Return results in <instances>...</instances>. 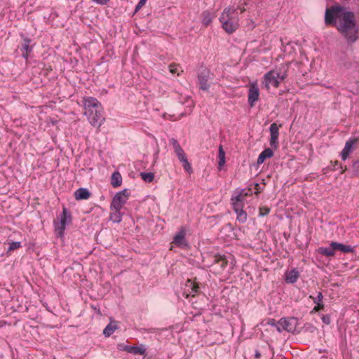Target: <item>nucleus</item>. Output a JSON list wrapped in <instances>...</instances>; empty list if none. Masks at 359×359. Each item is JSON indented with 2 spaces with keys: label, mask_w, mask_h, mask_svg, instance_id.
<instances>
[{
  "label": "nucleus",
  "mask_w": 359,
  "mask_h": 359,
  "mask_svg": "<svg viewBox=\"0 0 359 359\" xmlns=\"http://www.w3.org/2000/svg\"><path fill=\"white\" fill-rule=\"evenodd\" d=\"M339 21L336 25L337 30L350 44L358 39V27L356 25L355 15L353 12L345 11L339 15Z\"/></svg>",
  "instance_id": "1"
},
{
  "label": "nucleus",
  "mask_w": 359,
  "mask_h": 359,
  "mask_svg": "<svg viewBox=\"0 0 359 359\" xmlns=\"http://www.w3.org/2000/svg\"><path fill=\"white\" fill-rule=\"evenodd\" d=\"M84 115L94 127L100 128L104 120L103 109L97 99L89 97L83 99Z\"/></svg>",
  "instance_id": "2"
},
{
  "label": "nucleus",
  "mask_w": 359,
  "mask_h": 359,
  "mask_svg": "<svg viewBox=\"0 0 359 359\" xmlns=\"http://www.w3.org/2000/svg\"><path fill=\"white\" fill-rule=\"evenodd\" d=\"M236 9L226 8L220 18L222 28L229 34L234 32L238 27V18L234 15Z\"/></svg>",
  "instance_id": "3"
},
{
  "label": "nucleus",
  "mask_w": 359,
  "mask_h": 359,
  "mask_svg": "<svg viewBox=\"0 0 359 359\" xmlns=\"http://www.w3.org/2000/svg\"><path fill=\"white\" fill-rule=\"evenodd\" d=\"M71 222V213L66 208H64L62 210V214L61 215L60 222L55 223V231L60 237H62L66 226L70 224Z\"/></svg>",
  "instance_id": "4"
},
{
  "label": "nucleus",
  "mask_w": 359,
  "mask_h": 359,
  "mask_svg": "<svg viewBox=\"0 0 359 359\" xmlns=\"http://www.w3.org/2000/svg\"><path fill=\"white\" fill-rule=\"evenodd\" d=\"M297 325L298 321L296 318H283L279 320L278 332L287 331L293 333L296 331Z\"/></svg>",
  "instance_id": "5"
},
{
  "label": "nucleus",
  "mask_w": 359,
  "mask_h": 359,
  "mask_svg": "<svg viewBox=\"0 0 359 359\" xmlns=\"http://www.w3.org/2000/svg\"><path fill=\"white\" fill-rule=\"evenodd\" d=\"M129 197L127 189H123L116 194L111 203L110 208L114 210H121L123 205L126 203Z\"/></svg>",
  "instance_id": "6"
},
{
  "label": "nucleus",
  "mask_w": 359,
  "mask_h": 359,
  "mask_svg": "<svg viewBox=\"0 0 359 359\" xmlns=\"http://www.w3.org/2000/svg\"><path fill=\"white\" fill-rule=\"evenodd\" d=\"M342 12H345V11L341 7H332L331 8H327L325 15V24L336 25L339 21L338 16L341 15Z\"/></svg>",
  "instance_id": "7"
},
{
  "label": "nucleus",
  "mask_w": 359,
  "mask_h": 359,
  "mask_svg": "<svg viewBox=\"0 0 359 359\" xmlns=\"http://www.w3.org/2000/svg\"><path fill=\"white\" fill-rule=\"evenodd\" d=\"M278 72L276 70H271L266 73L264 76L262 84L266 89H269L271 86L278 88L280 86V81L278 79Z\"/></svg>",
  "instance_id": "8"
},
{
  "label": "nucleus",
  "mask_w": 359,
  "mask_h": 359,
  "mask_svg": "<svg viewBox=\"0 0 359 359\" xmlns=\"http://www.w3.org/2000/svg\"><path fill=\"white\" fill-rule=\"evenodd\" d=\"M358 141V138H352L346 142L345 146L341 152V157L343 161H346L348 158L349 155L354 151Z\"/></svg>",
  "instance_id": "9"
},
{
  "label": "nucleus",
  "mask_w": 359,
  "mask_h": 359,
  "mask_svg": "<svg viewBox=\"0 0 359 359\" xmlns=\"http://www.w3.org/2000/svg\"><path fill=\"white\" fill-rule=\"evenodd\" d=\"M259 90L257 82L250 84L248 90V102L251 107H254L255 103L259 100Z\"/></svg>",
  "instance_id": "10"
},
{
  "label": "nucleus",
  "mask_w": 359,
  "mask_h": 359,
  "mask_svg": "<svg viewBox=\"0 0 359 359\" xmlns=\"http://www.w3.org/2000/svg\"><path fill=\"white\" fill-rule=\"evenodd\" d=\"M270 130V145L274 149H277L278 147V139L279 136V126L276 123H273L269 128Z\"/></svg>",
  "instance_id": "11"
},
{
  "label": "nucleus",
  "mask_w": 359,
  "mask_h": 359,
  "mask_svg": "<svg viewBox=\"0 0 359 359\" xmlns=\"http://www.w3.org/2000/svg\"><path fill=\"white\" fill-rule=\"evenodd\" d=\"M170 142L172 144L174 151H175V154H177L178 159L180 161H182L184 159L187 158V156H186V154H185L184 150L182 149V148L181 147L180 144L178 143L177 140L172 138L170 140Z\"/></svg>",
  "instance_id": "12"
},
{
  "label": "nucleus",
  "mask_w": 359,
  "mask_h": 359,
  "mask_svg": "<svg viewBox=\"0 0 359 359\" xmlns=\"http://www.w3.org/2000/svg\"><path fill=\"white\" fill-rule=\"evenodd\" d=\"M208 74H209L208 71L203 70L198 76L201 86V89L205 91L208 90L210 87L208 84Z\"/></svg>",
  "instance_id": "13"
},
{
  "label": "nucleus",
  "mask_w": 359,
  "mask_h": 359,
  "mask_svg": "<svg viewBox=\"0 0 359 359\" xmlns=\"http://www.w3.org/2000/svg\"><path fill=\"white\" fill-rule=\"evenodd\" d=\"M331 246L333 247L334 251L339 250L344 253L353 252L354 251L353 248L350 245H346L342 243L337 242H332Z\"/></svg>",
  "instance_id": "14"
},
{
  "label": "nucleus",
  "mask_w": 359,
  "mask_h": 359,
  "mask_svg": "<svg viewBox=\"0 0 359 359\" xmlns=\"http://www.w3.org/2000/svg\"><path fill=\"white\" fill-rule=\"evenodd\" d=\"M90 196V191L86 188H79L75 191V198L76 200H86Z\"/></svg>",
  "instance_id": "15"
},
{
  "label": "nucleus",
  "mask_w": 359,
  "mask_h": 359,
  "mask_svg": "<svg viewBox=\"0 0 359 359\" xmlns=\"http://www.w3.org/2000/svg\"><path fill=\"white\" fill-rule=\"evenodd\" d=\"M124 351L133 353L134 355H144L146 349L144 348L143 346H125Z\"/></svg>",
  "instance_id": "16"
},
{
  "label": "nucleus",
  "mask_w": 359,
  "mask_h": 359,
  "mask_svg": "<svg viewBox=\"0 0 359 359\" xmlns=\"http://www.w3.org/2000/svg\"><path fill=\"white\" fill-rule=\"evenodd\" d=\"M185 231L184 229H181L174 237L173 242L177 245H186V241H185Z\"/></svg>",
  "instance_id": "17"
},
{
  "label": "nucleus",
  "mask_w": 359,
  "mask_h": 359,
  "mask_svg": "<svg viewBox=\"0 0 359 359\" xmlns=\"http://www.w3.org/2000/svg\"><path fill=\"white\" fill-rule=\"evenodd\" d=\"M273 155V151L270 148H267V149H265L259 156L258 158H257V163L258 164H262L264 163V161H265V159L266 158H271L272 157Z\"/></svg>",
  "instance_id": "18"
},
{
  "label": "nucleus",
  "mask_w": 359,
  "mask_h": 359,
  "mask_svg": "<svg viewBox=\"0 0 359 359\" xmlns=\"http://www.w3.org/2000/svg\"><path fill=\"white\" fill-rule=\"evenodd\" d=\"M118 323L116 321L110 322L109 325L103 330V334L105 337L111 336L114 332L118 328Z\"/></svg>",
  "instance_id": "19"
},
{
  "label": "nucleus",
  "mask_w": 359,
  "mask_h": 359,
  "mask_svg": "<svg viewBox=\"0 0 359 359\" xmlns=\"http://www.w3.org/2000/svg\"><path fill=\"white\" fill-rule=\"evenodd\" d=\"M318 252L321 255H323L327 257H332L335 255V251L332 246H331V243L327 248H320L318 250Z\"/></svg>",
  "instance_id": "20"
},
{
  "label": "nucleus",
  "mask_w": 359,
  "mask_h": 359,
  "mask_svg": "<svg viewBox=\"0 0 359 359\" xmlns=\"http://www.w3.org/2000/svg\"><path fill=\"white\" fill-rule=\"evenodd\" d=\"M31 42V40L29 39H24V44L22 47V56L25 58H27L29 53L32 51V48L29 46V43Z\"/></svg>",
  "instance_id": "21"
},
{
  "label": "nucleus",
  "mask_w": 359,
  "mask_h": 359,
  "mask_svg": "<svg viewBox=\"0 0 359 359\" xmlns=\"http://www.w3.org/2000/svg\"><path fill=\"white\" fill-rule=\"evenodd\" d=\"M122 177L118 172H115L111 177V184L114 187H119L121 184Z\"/></svg>",
  "instance_id": "22"
},
{
  "label": "nucleus",
  "mask_w": 359,
  "mask_h": 359,
  "mask_svg": "<svg viewBox=\"0 0 359 359\" xmlns=\"http://www.w3.org/2000/svg\"><path fill=\"white\" fill-rule=\"evenodd\" d=\"M299 277V273L295 269H293L289 272L286 277V282L289 283H295Z\"/></svg>",
  "instance_id": "23"
},
{
  "label": "nucleus",
  "mask_w": 359,
  "mask_h": 359,
  "mask_svg": "<svg viewBox=\"0 0 359 359\" xmlns=\"http://www.w3.org/2000/svg\"><path fill=\"white\" fill-rule=\"evenodd\" d=\"M212 20V16L211 13L208 11H203L202 13V23L205 27L208 26L211 22Z\"/></svg>",
  "instance_id": "24"
},
{
  "label": "nucleus",
  "mask_w": 359,
  "mask_h": 359,
  "mask_svg": "<svg viewBox=\"0 0 359 359\" xmlns=\"http://www.w3.org/2000/svg\"><path fill=\"white\" fill-rule=\"evenodd\" d=\"M214 263L218 264L222 269H224L228 263L224 255H216L214 258Z\"/></svg>",
  "instance_id": "25"
},
{
  "label": "nucleus",
  "mask_w": 359,
  "mask_h": 359,
  "mask_svg": "<svg viewBox=\"0 0 359 359\" xmlns=\"http://www.w3.org/2000/svg\"><path fill=\"white\" fill-rule=\"evenodd\" d=\"M219 162L218 165L219 168H222L225 163V152L222 145L219 147Z\"/></svg>",
  "instance_id": "26"
},
{
  "label": "nucleus",
  "mask_w": 359,
  "mask_h": 359,
  "mask_svg": "<svg viewBox=\"0 0 359 359\" xmlns=\"http://www.w3.org/2000/svg\"><path fill=\"white\" fill-rule=\"evenodd\" d=\"M110 220L114 223H119L121 221V215L120 210H115L109 215Z\"/></svg>",
  "instance_id": "27"
},
{
  "label": "nucleus",
  "mask_w": 359,
  "mask_h": 359,
  "mask_svg": "<svg viewBox=\"0 0 359 359\" xmlns=\"http://www.w3.org/2000/svg\"><path fill=\"white\" fill-rule=\"evenodd\" d=\"M352 175L354 177H359V158L352 162Z\"/></svg>",
  "instance_id": "28"
},
{
  "label": "nucleus",
  "mask_w": 359,
  "mask_h": 359,
  "mask_svg": "<svg viewBox=\"0 0 359 359\" xmlns=\"http://www.w3.org/2000/svg\"><path fill=\"white\" fill-rule=\"evenodd\" d=\"M237 215V220H238L241 223H244L247 220V213L243 210L238 211L236 212Z\"/></svg>",
  "instance_id": "29"
},
{
  "label": "nucleus",
  "mask_w": 359,
  "mask_h": 359,
  "mask_svg": "<svg viewBox=\"0 0 359 359\" xmlns=\"http://www.w3.org/2000/svg\"><path fill=\"white\" fill-rule=\"evenodd\" d=\"M140 176L142 179L147 182H152L154 178V175L152 172H141Z\"/></svg>",
  "instance_id": "30"
},
{
  "label": "nucleus",
  "mask_w": 359,
  "mask_h": 359,
  "mask_svg": "<svg viewBox=\"0 0 359 359\" xmlns=\"http://www.w3.org/2000/svg\"><path fill=\"white\" fill-rule=\"evenodd\" d=\"M243 190L241 191L237 196H233L231 198V201L243 203V201L247 196V194H243Z\"/></svg>",
  "instance_id": "31"
},
{
  "label": "nucleus",
  "mask_w": 359,
  "mask_h": 359,
  "mask_svg": "<svg viewBox=\"0 0 359 359\" xmlns=\"http://www.w3.org/2000/svg\"><path fill=\"white\" fill-rule=\"evenodd\" d=\"M21 247V243L20 241H13L9 243L7 252L18 249Z\"/></svg>",
  "instance_id": "32"
},
{
  "label": "nucleus",
  "mask_w": 359,
  "mask_h": 359,
  "mask_svg": "<svg viewBox=\"0 0 359 359\" xmlns=\"http://www.w3.org/2000/svg\"><path fill=\"white\" fill-rule=\"evenodd\" d=\"M182 163L184 170L189 172H192V168L191 164L189 163L187 158L181 161Z\"/></svg>",
  "instance_id": "33"
},
{
  "label": "nucleus",
  "mask_w": 359,
  "mask_h": 359,
  "mask_svg": "<svg viewBox=\"0 0 359 359\" xmlns=\"http://www.w3.org/2000/svg\"><path fill=\"white\" fill-rule=\"evenodd\" d=\"M266 325L271 326L278 331V327H279V320L276 321L275 319H269L266 321Z\"/></svg>",
  "instance_id": "34"
},
{
  "label": "nucleus",
  "mask_w": 359,
  "mask_h": 359,
  "mask_svg": "<svg viewBox=\"0 0 359 359\" xmlns=\"http://www.w3.org/2000/svg\"><path fill=\"white\" fill-rule=\"evenodd\" d=\"M233 208L235 212L243 209V203H238L232 201Z\"/></svg>",
  "instance_id": "35"
},
{
  "label": "nucleus",
  "mask_w": 359,
  "mask_h": 359,
  "mask_svg": "<svg viewBox=\"0 0 359 359\" xmlns=\"http://www.w3.org/2000/svg\"><path fill=\"white\" fill-rule=\"evenodd\" d=\"M270 212V208L268 207H261L259 208V216L264 217Z\"/></svg>",
  "instance_id": "36"
},
{
  "label": "nucleus",
  "mask_w": 359,
  "mask_h": 359,
  "mask_svg": "<svg viewBox=\"0 0 359 359\" xmlns=\"http://www.w3.org/2000/svg\"><path fill=\"white\" fill-rule=\"evenodd\" d=\"M278 79L280 81L284 80L287 77V72L285 70H284L283 72L280 71V72H278Z\"/></svg>",
  "instance_id": "37"
},
{
  "label": "nucleus",
  "mask_w": 359,
  "mask_h": 359,
  "mask_svg": "<svg viewBox=\"0 0 359 359\" xmlns=\"http://www.w3.org/2000/svg\"><path fill=\"white\" fill-rule=\"evenodd\" d=\"M322 321L326 324V325H329L330 323V316L327 314V315H323L322 316Z\"/></svg>",
  "instance_id": "38"
},
{
  "label": "nucleus",
  "mask_w": 359,
  "mask_h": 359,
  "mask_svg": "<svg viewBox=\"0 0 359 359\" xmlns=\"http://www.w3.org/2000/svg\"><path fill=\"white\" fill-rule=\"evenodd\" d=\"M147 0H140L139 3L135 7V12H137L146 3Z\"/></svg>",
  "instance_id": "39"
},
{
  "label": "nucleus",
  "mask_w": 359,
  "mask_h": 359,
  "mask_svg": "<svg viewBox=\"0 0 359 359\" xmlns=\"http://www.w3.org/2000/svg\"><path fill=\"white\" fill-rule=\"evenodd\" d=\"M315 303L316 304V306L313 309L314 311H318L323 309L324 305L323 303L317 302V301H315Z\"/></svg>",
  "instance_id": "40"
},
{
  "label": "nucleus",
  "mask_w": 359,
  "mask_h": 359,
  "mask_svg": "<svg viewBox=\"0 0 359 359\" xmlns=\"http://www.w3.org/2000/svg\"><path fill=\"white\" fill-rule=\"evenodd\" d=\"M169 69H170V73H172V74H175L177 72V65H175V64L170 65L169 66Z\"/></svg>",
  "instance_id": "41"
},
{
  "label": "nucleus",
  "mask_w": 359,
  "mask_h": 359,
  "mask_svg": "<svg viewBox=\"0 0 359 359\" xmlns=\"http://www.w3.org/2000/svg\"><path fill=\"white\" fill-rule=\"evenodd\" d=\"M188 282H189V283H190V284H191V287H192V291H193L194 292H198V288H199V287H198V285H196L195 283H194L191 282V280H188Z\"/></svg>",
  "instance_id": "42"
},
{
  "label": "nucleus",
  "mask_w": 359,
  "mask_h": 359,
  "mask_svg": "<svg viewBox=\"0 0 359 359\" xmlns=\"http://www.w3.org/2000/svg\"><path fill=\"white\" fill-rule=\"evenodd\" d=\"M323 296L321 292H318L317 297L314 299V302L317 301V302L322 303Z\"/></svg>",
  "instance_id": "43"
},
{
  "label": "nucleus",
  "mask_w": 359,
  "mask_h": 359,
  "mask_svg": "<svg viewBox=\"0 0 359 359\" xmlns=\"http://www.w3.org/2000/svg\"><path fill=\"white\" fill-rule=\"evenodd\" d=\"M92 1L98 4L104 5V4H107L109 0H92Z\"/></svg>",
  "instance_id": "44"
},
{
  "label": "nucleus",
  "mask_w": 359,
  "mask_h": 359,
  "mask_svg": "<svg viewBox=\"0 0 359 359\" xmlns=\"http://www.w3.org/2000/svg\"><path fill=\"white\" fill-rule=\"evenodd\" d=\"M341 168V173L344 172L346 170H347V168L346 166H345L344 168H343L341 165L340 166Z\"/></svg>",
  "instance_id": "45"
},
{
  "label": "nucleus",
  "mask_w": 359,
  "mask_h": 359,
  "mask_svg": "<svg viewBox=\"0 0 359 359\" xmlns=\"http://www.w3.org/2000/svg\"><path fill=\"white\" fill-rule=\"evenodd\" d=\"M260 355H261L260 353H259L258 351H257V352H256V353H255V357H256V358H259V357H260Z\"/></svg>",
  "instance_id": "46"
},
{
  "label": "nucleus",
  "mask_w": 359,
  "mask_h": 359,
  "mask_svg": "<svg viewBox=\"0 0 359 359\" xmlns=\"http://www.w3.org/2000/svg\"><path fill=\"white\" fill-rule=\"evenodd\" d=\"M240 9H241V13H243V12H244L245 11V8L244 7L240 8Z\"/></svg>",
  "instance_id": "47"
},
{
  "label": "nucleus",
  "mask_w": 359,
  "mask_h": 359,
  "mask_svg": "<svg viewBox=\"0 0 359 359\" xmlns=\"http://www.w3.org/2000/svg\"><path fill=\"white\" fill-rule=\"evenodd\" d=\"M259 187V184H257H257H255V187L257 188V187Z\"/></svg>",
  "instance_id": "48"
}]
</instances>
